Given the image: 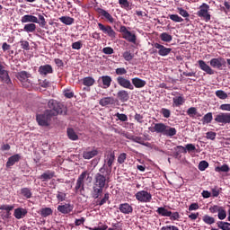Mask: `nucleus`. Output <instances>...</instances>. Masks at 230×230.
<instances>
[{"instance_id":"f257e3e1","label":"nucleus","mask_w":230,"mask_h":230,"mask_svg":"<svg viewBox=\"0 0 230 230\" xmlns=\"http://www.w3.org/2000/svg\"><path fill=\"white\" fill-rule=\"evenodd\" d=\"M49 109L46 110L44 113L38 114L36 116V121L40 127H49V123H51V118L53 116H58V114H62V104L57 102L56 100L49 101Z\"/></svg>"},{"instance_id":"f03ea898","label":"nucleus","mask_w":230,"mask_h":230,"mask_svg":"<svg viewBox=\"0 0 230 230\" xmlns=\"http://www.w3.org/2000/svg\"><path fill=\"white\" fill-rule=\"evenodd\" d=\"M148 130L150 132H156V134H163V136H166V137L177 136V129L175 128H172L163 122L155 123L154 127H149Z\"/></svg>"},{"instance_id":"7ed1b4c3","label":"nucleus","mask_w":230,"mask_h":230,"mask_svg":"<svg viewBox=\"0 0 230 230\" xmlns=\"http://www.w3.org/2000/svg\"><path fill=\"white\" fill-rule=\"evenodd\" d=\"M109 181H107V177L102 173H97L94 177V183H93V199H99L101 193H103V189L105 185Z\"/></svg>"},{"instance_id":"20e7f679","label":"nucleus","mask_w":230,"mask_h":230,"mask_svg":"<svg viewBox=\"0 0 230 230\" xmlns=\"http://www.w3.org/2000/svg\"><path fill=\"white\" fill-rule=\"evenodd\" d=\"M198 17L203 19L206 22H209L211 21V13H209V4L203 3L197 12Z\"/></svg>"},{"instance_id":"39448f33","label":"nucleus","mask_w":230,"mask_h":230,"mask_svg":"<svg viewBox=\"0 0 230 230\" xmlns=\"http://www.w3.org/2000/svg\"><path fill=\"white\" fill-rule=\"evenodd\" d=\"M85 177H87V171L83 172L76 180L75 191V193H80L82 195L83 191H84L85 187L84 181H85Z\"/></svg>"},{"instance_id":"423d86ee","label":"nucleus","mask_w":230,"mask_h":230,"mask_svg":"<svg viewBox=\"0 0 230 230\" xmlns=\"http://www.w3.org/2000/svg\"><path fill=\"white\" fill-rule=\"evenodd\" d=\"M120 33H122V39H125V40H127L128 42L136 44L137 40V36H136V33L127 30L126 26L120 27Z\"/></svg>"},{"instance_id":"0eeeda50","label":"nucleus","mask_w":230,"mask_h":230,"mask_svg":"<svg viewBox=\"0 0 230 230\" xmlns=\"http://www.w3.org/2000/svg\"><path fill=\"white\" fill-rule=\"evenodd\" d=\"M135 197L138 202L148 203L152 202V194L146 190H139L135 194Z\"/></svg>"},{"instance_id":"6e6552de","label":"nucleus","mask_w":230,"mask_h":230,"mask_svg":"<svg viewBox=\"0 0 230 230\" xmlns=\"http://www.w3.org/2000/svg\"><path fill=\"white\" fill-rule=\"evenodd\" d=\"M31 77V75L26 71H22L18 74V80H20L23 87H26V88L31 87L33 84L31 80H30Z\"/></svg>"},{"instance_id":"1a4fd4ad","label":"nucleus","mask_w":230,"mask_h":230,"mask_svg":"<svg viewBox=\"0 0 230 230\" xmlns=\"http://www.w3.org/2000/svg\"><path fill=\"white\" fill-rule=\"evenodd\" d=\"M97 26L100 31H102L104 35H107L110 39H116V31H114L111 25H104L102 22H98Z\"/></svg>"},{"instance_id":"9d476101","label":"nucleus","mask_w":230,"mask_h":230,"mask_svg":"<svg viewBox=\"0 0 230 230\" xmlns=\"http://www.w3.org/2000/svg\"><path fill=\"white\" fill-rule=\"evenodd\" d=\"M214 120L222 125H230V112H220L215 116Z\"/></svg>"},{"instance_id":"9b49d317","label":"nucleus","mask_w":230,"mask_h":230,"mask_svg":"<svg viewBox=\"0 0 230 230\" xmlns=\"http://www.w3.org/2000/svg\"><path fill=\"white\" fill-rule=\"evenodd\" d=\"M116 80L117 84H119L120 87H123V89H129L130 91H134V85L132 84L130 80L125 78V76H118Z\"/></svg>"},{"instance_id":"f8f14e48","label":"nucleus","mask_w":230,"mask_h":230,"mask_svg":"<svg viewBox=\"0 0 230 230\" xmlns=\"http://www.w3.org/2000/svg\"><path fill=\"white\" fill-rule=\"evenodd\" d=\"M154 48L157 49V53L160 57H168V55L172 53V49L166 48L158 42L154 43Z\"/></svg>"},{"instance_id":"ddd939ff","label":"nucleus","mask_w":230,"mask_h":230,"mask_svg":"<svg viewBox=\"0 0 230 230\" xmlns=\"http://www.w3.org/2000/svg\"><path fill=\"white\" fill-rule=\"evenodd\" d=\"M0 80L4 84H6L8 87L13 86V84H12V79H10V75H8L6 69H4V66L3 68H0Z\"/></svg>"},{"instance_id":"4468645a","label":"nucleus","mask_w":230,"mask_h":230,"mask_svg":"<svg viewBox=\"0 0 230 230\" xmlns=\"http://www.w3.org/2000/svg\"><path fill=\"white\" fill-rule=\"evenodd\" d=\"M98 84L102 89H109L112 84V77L111 75H102L99 78Z\"/></svg>"},{"instance_id":"2eb2a0df","label":"nucleus","mask_w":230,"mask_h":230,"mask_svg":"<svg viewBox=\"0 0 230 230\" xmlns=\"http://www.w3.org/2000/svg\"><path fill=\"white\" fill-rule=\"evenodd\" d=\"M210 66L214 69H222V66H226V59L224 58H214L210 60Z\"/></svg>"},{"instance_id":"dca6fc26","label":"nucleus","mask_w":230,"mask_h":230,"mask_svg":"<svg viewBox=\"0 0 230 230\" xmlns=\"http://www.w3.org/2000/svg\"><path fill=\"white\" fill-rule=\"evenodd\" d=\"M38 73L41 76H48V75H53V66H51V65L40 66L38 69Z\"/></svg>"},{"instance_id":"f3484780","label":"nucleus","mask_w":230,"mask_h":230,"mask_svg":"<svg viewBox=\"0 0 230 230\" xmlns=\"http://www.w3.org/2000/svg\"><path fill=\"white\" fill-rule=\"evenodd\" d=\"M97 12L99 14L102 15V19H105L110 24H113V22H116V20L114 17H112V14H110L105 9L98 8Z\"/></svg>"},{"instance_id":"a211bd4d","label":"nucleus","mask_w":230,"mask_h":230,"mask_svg":"<svg viewBox=\"0 0 230 230\" xmlns=\"http://www.w3.org/2000/svg\"><path fill=\"white\" fill-rule=\"evenodd\" d=\"M21 22L22 24H26V22H30V24H39V18L35 15L25 14L21 18Z\"/></svg>"},{"instance_id":"6ab92c4d","label":"nucleus","mask_w":230,"mask_h":230,"mask_svg":"<svg viewBox=\"0 0 230 230\" xmlns=\"http://www.w3.org/2000/svg\"><path fill=\"white\" fill-rule=\"evenodd\" d=\"M198 64H199V69L207 73V75H215V70L212 69L211 66L207 65L206 61L200 59L198 61Z\"/></svg>"},{"instance_id":"aec40b11","label":"nucleus","mask_w":230,"mask_h":230,"mask_svg":"<svg viewBox=\"0 0 230 230\" xmlns=\"http://www.w3.org/2000/svg\"><path fill=\"white\" fill-rule=\"evenodd\" d=\"M119 211H120V213H123V215H130V213L134 211V208L128 203H121L119 206Z\"/></svg>"},{"instance_id":"412c9836","label":"nucleus","mask_w":230,"mask_h":230,"mask_svg":"<svg viewBox=\"0 0 230 230\" xmlns=\"http://www.w3.org/2000/svg\"><path fill=\"white\" fill-rule=\"evenodd\" d=\"M19 161H21V155L16 154L8 158L5 166L6 168H12V166H13L15 163H19Z\"/></svg>"},{"instance_id":"4be33fe9","label":"nucleus","mask_w":230,"mask_h":230,"mask_svg":"<svg viewBox=\"0 0 230 230\" xmlns=\"http://www.w3.org/2000/svg\"><path fill=\"white\" fill-rule=\"evenodd\" d=\"M98 155V150L94 148H88L83 153L84 159H93V157H96Z\"/></svg>"},{"instance_id":"5701e85b","label":"nucleus","mask_w":230,"mask_h":230,"mask_svg":"<svg viewBox=\"0 0 230 230\" xmlns=\"http://www.w3.org/2000/svg\"><path fill=\"white\" fill-rule=\"evenodd\" d=\"M132 82V85H134V87H136V89H143V87H145V85H146V81L138 78V77H134L131 79Z\"/></svg>"},{"instance_id":"b1692460","label":"nucleus","mask_w":230,"mask_h":230,"mask_svg":"<svg viewBox=\"0 0 230 230\" xmlns=\"http://www.w3.org/2000/svg\"><path fill=\"white\" fill-rule=\"evenodd\" d=\"M28 215V210L26 208H18L14 209L13 217L17 218V220H21V218H24Z\"/></svg>"},{"instance_id":"393cba45","label":"nucleus","mask_w":230,"mask_h":230,"mask_svg":"<svg viewBox=\"0 0 230 230\" xmlns=\"http://www.w3.org/2000/svg\"><path fill=\"white\" fill-rule=\"evenodd\" d=\"M58 211L63 215H67V213L73 211V206L71 204L59 205L58 207Z\"/></svg>"},{"instance_id":"a878e982","label":"nucleus","mask_w":230,"mask_h":230,"mask_svg":"<svg viewBox=\"0 0 230 230\" xmlns=\"http://www.w3.org/2000/svg\"><path fill=\"white\" fill-rule=\"evenodd\" d=\"M114 103H116L114 97H104L99 101V104L102 107H107V105H114Z\"/></svg>"},{"instance_id":"bb28decb","label":"nucleus","mask_w":230,"mask_h":230,"mask_svg":"<svg viewBox=\"0 0 230 230\" xmlns=\"http://www.w3.org/2000/svg\"><path fill=\"white\" fill-rule=\"evenodd\" d=\"M186 102V99H184V96L180 95L172 98V105L174 107H181V105H184Z\"/></svg>"},{"instance_id":"cd10ccee","label":"nucleus","mask_w":230,"mask_h":230,"mask_svg":"<svg viewBox=\"0 0 230 230\" xmlns=\"http://www.w3.org/2000/svg\"><path fill=\"white\" fill-rule=\"evenodd\" d=\"M66 134L68 139H70L71 141H78V134H76L73 128H68L66 129Z\"/></svg>"},{"instance_id":"c85d7f7f","label":"nucleus","mask_w":230,"mask_h":230,"mask_svg":"<svg viewBox=\"0 0 230 230\" xmlns=\"http://www.w3.org/2000/svg\"><path fill=\"white\" fill-rule=\"evenodd\" d=\"M117 96L119 100H120V102H128V98H130V96L128 95V92H127L126 90L119 91L117 93Z\"/></svg>"},{"instance_id":"c756f323","label":"nucleus","mask_w":230,"mask_h":230,"mask_svg":"<svg viewBox=\"0 0 230 230\" xmlns=\"http://www.w3.org/2000/svg\"><path fill=\"white\" fill-rule=\"evenodd\" d=\"M37 30V25L35 23H27L24 25L23 30L21 31H26V33H33Z\"/></svg>"},{"instance_id":"7c9ffc66","label":"nucleus","mask_w":230,"mask_h":230,"mask_svg":"<svg viewBox=\"0 0 230 230\" xmlns=\"http://www.w3.org/2000/svg\"><path fill=\"white\" fill-rule=\"evenodd\" d=\"M54 177H55L54 172L47 171L40 176V179H41V181H49L50 179H53Z\"/></svg>"},{"instance_id":"2f4dec72","label":"nucleus","mask_w":230,"mask_h":230,"mask_svg":"<svg viewBox=\"0 0 230 230\" xmlns=\"http://www.w3.org/2000/svg\"><path fill=\"white\" fill-rule=\"evenodd\" d=\"M60 22L66 24V26H71V24L75 23V18L69 16H62L59 18Z\"/></svg>"},{"instance_id":"473e14b6","label":"nucleus","mask_w":230,"mask_h":230,"mask_svg":"<svg viewBox=\"0 0 230 230\" xmlns=\"http://www.w3.org/2000/svg\"><path fill=\"white\" fill-rule=\"evenodd\" d=\"M156 213H158L160 217H170L172 215V211L164 208V207L158 208Z\"/></svg>"},{"instance_id":"72a5a7b5","label":"nucleus","mask_w":230,"mask_h":230,"mask_svg":"<svg viewBox=\"0 0 230 230\" xmlns=\"http://www.w3.org/2000/svg\"><path fill=\"white\" fill-rule=\"evenodd\" d=\"M95 82L96 81L92 76L84 77L83 79V84L85 85L86 87H92V85H94Z\"/></svg>"},{"instance_id":"f704fd0d","label":"nucleus","mask_w":230,"mask_h":230,"mask_svg":"<svg viewBox=\"0 0 230 230\" xmlns=\"http://www.w3.org/2000/svg\"><path fill=\"white\" fill-rule=\"evenodd\" d=\"M211 121H213V113L211 112L205 114L204 117L202 118L203 125L209 124L211 123Z\"/></svg>"},{"instance_id":"c9c22d12","label":"nucleus","mask_w":230,"mask_h":230,"mask_svg":"<svg viewBox=\"0 0 230 230\" xmlns=\"http://www.w3.org/2000/svg\"><path fill=\"white\" fill-rule=\"evenodd\" d=\"M13 206L12 205H2L0 206V210L2 211H7L6 215H5V218H8L10 217V211H12L13 209Z\"/></svg>"},{"instance_id":"e433bc0d","label":"nucleus","mask_w":230,"mask_h":230,"mask_svg":"<svg viewBox=\"0 0 230 230\" xmlns=\"http://www.w3.org/2000/svg\"><path fill=\"white\" fill-rule=\"evenodd\" d=\"M21 195H22V197H24L25 199H31V190H30L29 188H22L21 189Z\"/></svg>"},{"instance_id":"4c0bfd02","label":"nucleus","mask_w":230,"mask_h":230,"mask_svg":"<svg viewBox=\"0 0 230 230\" xmlns=\"http://www.w3.org/2000/svg\"><path fill=\"white\" fill-rule=\"evenodd\" d=\"M202 220L208 226H211V225L215 224V217L208 216V215L203 216Z\"/></svg>"},{"instance_id":"58836bf2","label":"nucleus","mask_w":230,"mask_h":230,"mask_svg":"<svg viewBox=\"0 0 230 230\" xmlns=\"http://www.w3.org/2000/svg\"><path fill=\"white\" fill-rule=\"evenodd\" d=\"M160 39L163 42H170L171 40H173L172 35L168 34L167 32L161 33Z\"/></svg>"},{"instance_id":"ea45409f","label":"nucleus","mask_w":230,"mask_h":230,"mask_svg":"<svg viewBox=\"0 0 230 230\" xmlns=\"http://www.w3.org/2000/svg\"><path fill=\"white\" fill-rule=\"evenodd\" d=\"M217 226L219 229L222 230H230V223L224 222V221H218L217 223Z\"/></svg>"},{"instance_id":"a19ab883","label":"nucleus","mask_w":230,"mask_h":230,"mask_svg":"<svg viewBox=\"0 0 230 230\" xmlns=\"http://www.w3.org/2000/svg\"><path fill=\"white\" fill-rule=\"evenodd\" d=\"M216 96L219 98V100H227V93L224 90H217L215 93Z\"/></svg>"},{"instance_id":"79ce46f5","label":"nucleus","mask_w":230,"mask_h":230,"mask_svg":"<svg viewBox=\"0 0 230 230\" xmlns=\"http://www.w3.org/2000/svg\"><path fill=\"white\" fill-rule=\"evenodd\" d=\"M41 217H49V215H53V210L50 208H44L40 210Z\"/></svg>"},{"instance_id":"37998d69","label":"nucleus","mask_w":230,"mask_h":230,"mask_svg":"<svg viewBox=\"0 0 230 230\" xmlns=\"http://www.w3.org/2000/svg\"><path fill=\"white\" fill-rule=\"evenodd\" d=\"M187 114L190 118H195V116L199 115V111H197V108L190 107L187 110Z\"/></svg>"},{"instance_id":"c03bdc74","label":"nucleus","mask_w":230,"mask_h":230,"mask_svg":"<svg viewBox=\"0 0 230 230\" xmlns=\"http://www.w3.org/2000/svg\"><path fill=\"white\" fill-rule=\"evenodd\" d=\"M169 19L172 21L173 22H183L184 19L182 17L179 16V14H169Z\"/></svg>"},{"instance_id":"a18cd8bd","label":"nucleus","mask_w":230,"mask_h":230,"mask_svg":"<svg viewBox=\"0 0 230 230\" xmlns=\"http://www.w3.org/2000/svg\"><path fill=\"white\" fill-rule=\"evenodd\" d=\"M114 154L111 153L110 155H107L106 158V164L109 168H111L112 166V163H114Z\"/></svg>"},{"instance_id":"49530a36","label":"nucleus","mask_w":230,"mask_h":230,"mask_svg":"<svg viewBox=\"0 0 230 230\" xmlns=\"http://www.w3.org/2000/svg\"><path fill=\"white\" fill-rule=\"evenodd\" d=\"M208 166H209V164L203 160L199 162L198 168L199 172H205V170L208 168Z\"/></svg>"},{"instance_id":"de8ad7c7","label":"nucleus","mask_w":230,"mask_h":230,"mask_svg":"<svg viewBox=\"0 0 230 230\" xmlns=\"http://www.w3.org/2000/svg\"><path fill=\"white\" fill-rule=\"evenodd\" d=\"M229 170H230V168H229V165H227V164H223L221 166H217L215 168V171L217 172H229Z\"/></svg>"},{"instance_id":"09e8293b","label":"nucleus","mask_w":230,"mask_h":230,"mask_svg":"<svg viewBox=\"0 0 230 230\" xmlns=\"http://www.w3.org/2000/svg\"><path fill=\"white\" fill-rule=\"evenodd\" d=\"M217 217L219 220H226L227 213L226 212V209H224V207L217 212Z\"/></svg>"},{"instance_id":"8fccbe9b","label":"nucleus","mask_w":230,"mask_h":230,"mask_svg":"<svg viewBox=\"0 0 230 230\" xmlns=\"http://www.w3.org/2000/svg\"><path fill=\"white\" fill-rule=\"evenodd\" d=\"M123 58L127 61V62H130V60H132V58H134V54L130 53V51H125L122 54Z\"/></svg>"},{"instance_id":"3c124183","label":"nucleus","mask_w":230,"mask_h":230,"mask_svg":"<svg viewBox=\"0 0 230 230\" xmlns=\"http://www.w3.org/2000/svg\"><path fill=\"white\" fill-rule=\"evenodd\" d=\"M66 197H67V194H66L65 192L58 191L57 199L59 202H64V200H66Z\"/></svg>"},{"instance_id":"603ef678","label":"nucleus","mask_w":230,"mask_h":230,"mask_svg":"<svg viewBox=\"0 0 230 230\" xmlns=\"http://www.w3.org/2000/svg\"><path fill=\"white\" fill-rule=\"evenodd\" d=\"M134 143H138V145H143L144 146H146V144L145 143V139H143V137H133V140Z\"/></svg>"},{"instance_id":"864d4df0","label":"nucleus","mask_w":230,"mask_h":230,"mask_svg":"<svg viewBox=\"0 0 230 230\" xmlns=\"http://www.w3.org/2000/svg\"><path fill=\"white\" fill-rule=\"evenodd\" d=\"M207 139H210V141H215L217 139V132L208 131L206 133Z\"/></svg>"},{"instance_id":"5fc2aeb1","label":"nucleus","mask_w":230,"mask_h":230,"mask_svg":"<svg viewBox=\"0 0 230 230\" xmlns=\"http://www.w3.org/2000/svg\"><path fill=\"white\" fill-rule=\"evenodd\" d=\"M119 4H120L121 8H125V10H128V8H130L128 0H119Z\"/></svg>"},{"instance_id":"6e6d98bb","label":"nucleus","mask_w":230,"mask_h":230,"mask_svg":"<svg viewBox=\"0 0 230 230\" xmlns=\"http://www.w3.org/2000/svg\"><path fill=\"white\" fill-rule=\"evenodd\" d=\"M115 117L119 119V121H128V117L126 114L123 113H116Z\"/></svg>"},{"instance_id":"4d7b16f0","label":"nucleus","mask_w":230,"mask_h":230,"mask_svg":"<svg viewBox=\"0 0 230 230\" xmlns=\"http://www.w3.org/2000/svg\"><path fill=\"white\" fill-rule=\"evenodd\" d=\"M177 10H178V13H180L181 17H185V18L190 17V13H188V11L184 10L183 8L178 7Z\"/></svg>"},{"instance_id":"13d9d810","label":"nucleus","mask_w":230,"mask_h":230,"mask_svg":"<svg viewBox=\"0 0 230 230\" xmlns=\"http://www.w3.org/2000/svg\"><path fill=\"white\" fill-rule=\"evenodd\" d=\"M20 44H21L22 49H25V51H29V49H30V42L22 40L20 41Z\"/></svg>"},{"instance_id":"bf43d9fd","label":"nucleus","mask_w":230,"mask_h":230,"mask_svg":"<svg viewBox=\"0 0 230 230\" xmlns=\"http://www.w3.org/2000/svg\"><path fill=\"white\" fill-rule=\"evenodd\" d=\"M161 114H163L164 118H170V116H172V111L166 108H163L161 110Z\"/></svg>"},{"instance_id":"052dcab7","label":"nucleus","mask_w":230,"mask_h":230,"mask_svg":"<svg viewBox=\"0 0 230 230\" xmlns=\"http://www.w3.org/2000/svg\"><path fill=\"white\" fill-rule=\"evenodd\" d=\"M102 53H104V55H112L114 53V49L111 47H105L102 49Z\"/></svg>"},{"instance_id":"680f3d73","label":"nucleus","mask_w":230,"mask_h":230,"mask_svg":"<svg viewBox=\"0 0 230 230\" xmlns=\"http://www.w3.org/2000/svg\"><path fill=\"white\" fill-rule=\"evenodd\" d=\"M126 160H127V154L125 153L120 154L118 157V163L119 164H123V163H125Z\"/></svg>"},{"instance_id":"e2e57ef3","label":"nucleus","mask_w":230,"mask_h":230,"mask_svg":"<svg viewBox=\"0 0 230 230\" xmlns=\"http://www.w3.org/2000/svg\"><path fill=\"white\" fill-rule=\"evenodd\" d=\"M116 75L119 76H123L127 73V69L125 67H119L115 70Z\"/></svg>"},{"instance_id":"0e129e2a","label":"nucleus","mask_w":230,"mask_h":230,"mask_svg":"<svg viewBox=\"0 0 230 230\" xmlns=\"http://www.w3.org/2000/svg\"><path fill=\"white\" fill-rule=\"evenodd\" d=\"M170 220H179L181 218V216L179 215V212H172L171 211V215L169 216Z\"/></svg>"},{"instance_id":"69168bd1","label":"nucleus","mask_w":230,"mask_h":230,"mask_svg":"<svg viewBox=\"0 0 230 230\" xmlns=\"http://www.w3.org/2000/svg\"><path fill=\"white\" fill-rule=\"evenodd\" d=\"M222 208L223 207L214 205V206L209 208V211H210V213H218Z\"/></svg>"},{"instance_id":"338daca9","label":"nucleus","mask_w":230,"mask_h":230,"mask_svg":"<svg viewBox=\"0 0 230 230\" xmlns=\"http://www.w3.org/2000/svg\"><path fill=\"white\" fill-rule=\"evenodd\" d=\"M82 41H75L72 44V49H82Z\"/></svg>"},{"instance_id":"774afa93","label":"nucleus","mask_w":230,"mask_h":230,"mask_svg":"<svg viewBox=\"0 0 230 230\" xmlns=\"http://www.w3.org/2000/svg\"><path fill=\"white\" fill-rule=\"evenodd\" d=\"M220 111H226L227 112H230V104L226 103V104H221L219 106Z\"/></svg>"}]
</instances>
